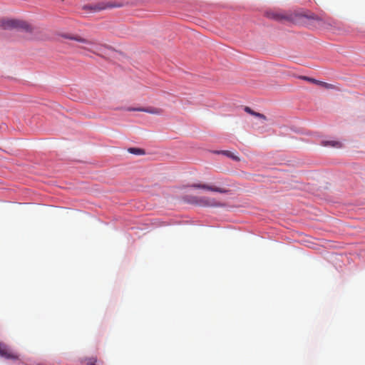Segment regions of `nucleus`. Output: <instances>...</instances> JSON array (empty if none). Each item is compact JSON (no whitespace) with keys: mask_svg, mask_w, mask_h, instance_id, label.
Masks as SVG:
<instances>
[{"mask_svg":"<svg viewBox=\"0 0 365 365\" xmlns=\"http://www.w3.org/2000/svg\"><path fill=\"white\" fill-rule=\"evenodd\" d=\"M122 6L121 4L114 3L112 1H102L91 5H86L83 7L84 9H90L94 12L100 11L102 10L112 9L115 7Z\"/></svg>","mask_w":365,"mask_h":365,"instance_id":"nucleus-3","label":"nucleus"},{"mask_svg":"<svg viewBox=\"0 0 365 365\" xmlns=\"http://www.w3.org/2000/svg\"><path fill=\"white\" fill-rule=\"evenodd\" d=\"M129 153L135 155H143L145 153L144 150L140 148H130L128 149Z\"/></svg>","mask_w":365,"mask_h":365,"instance_id":"nucleus-14","label":"nucleus"},{"mask_svg":"<svg viewBox=\"0 0 365 365\" xmlns=\"http://www.w3.org/2000/svg\"><path fill=\"white\" fill-rule=\"evenodd\" d=\"M245 111L250 115H252L254 112V110H252L250 107L247 106L245 108Z\"/></svg>","mask_w":365,"mask_h":365,"instance_id":"nucleus-19","label":"nucleus"},{"mask_svg":"<svg viewBox=\"0 0 365 365\" xmlns=\"http://www.w3.org/2000/svg\"><path fill=\"white\" fill-rule=\"evenodd\" d=\"M302 79H304L305 81H307L309 82H310V80H313L312 78H309V77H307V76H302L300 77Z\"/></svg>","mask_w":365,"mask_h":365,"instance_id":"nucleus-20","label":"nucleus"},{"mask_svg":"<svg viewBox=\"0 0 365 365\" xmlns=\"http://www.w3.org/2000/svg\"><path fill=\"white\" fill-rule=\"evenodd\" d=\"M0 356L7 359L18 360L19 354L11 349L6 344L0 342Z\"/></svg>","mask_w":365,"mask_h":365,"instance_id":"nucleus-4","label":"nucleus"},{"mask_svg":"<svg viewBox=\"0 0 365 365\" xmlns=\"http://www.w3.org/2000/svg\"><path fill=\"white\" fill-rule=\"evenodd\" d=\"M198 204L202 206H215L216 203L213 200H210L206 197H200L197 200Z\"/></svg>","mask_w":365,"mask_h":365,"instance_id":"nucleus-10","label":"nucleus"},{"mask_svg":"<svg viewBox=\"0 0 365 365\" xmlns=\"http://www.w3.org/2000/svg\"><path fill=\"white\" fill-rule=\"evenodd\" d=\"M84 362L86 365H97V358L96 357H91L86 358L84 360Z\"/></svg>","mask_w":365,"mask_h":365,"instance_id":"nucleus-15","label":"nucleus"},{"mask_svg":"<svg viewBox=\"0 0 365 365\" xmlns=\"http://www.w3.org/2000/svg\"><path fill=\"white\" fill-rule=\"evenodd\" d=\"M220 153L235 161L238 162L240 160V158L237 155L229 150H222Z\"/></svg>","mask_w":365,"mask_h":365,"instance_id":"nucleus-13","label":"nucleus"},{"mask_svg":"<svg viewBox=\"0 0 365 365\" xmlns=\"http://www.w3.org/2000/svg\"><path fill=\"white\" fill-rule=\"evenodd\" d=\"M216 183L219 186L210 185L207 184H192L190 187L194 188L203 189L211 192H215L219 193H227L228 189L226 186H229L230 180L227 178H219L217 179Z\"/></svg>","mask_w":365,"mask_h":365,"instance_id":"nucleus-2","label":"nucleus"},{"mask_svg":"<svg viewBox=\"0 0 365 365\" xmlns=\"http://www.w3.org/2000/svg\"><path fill=\"white\" fill-rule=\"evenodd\" d=\"M0 356L7 359L18 360L19 354L11 349L6 344L0 342Z\"/></svg>","mask_w":365,"mask_h":365,"instance_id":"nucleus-7","label":"nucleus"},{"mask_svg":"<svg viewBox=\"0 0 365 365\" xmlns=\"http://www.w3.org/2000/svg\"><path fill=\"white\" fill-rule=\"evenodd\" d=\"M0 356L7 359L18 360L19 354L11 349L6 344L0 342Z\"/></svg>","mask_w":365,"mask_h":365,"instance_id":"nucleus-5","label":"nucleus"},{"mask_svg":"<svg viewBox=\"0 0 365 365\" xmlns=\"http://www.w3.org/2000/svg\"><path fill=\"white\" fill-rule=\"evenodd\" d=\"M310 83L319 85L326 89H335L336 88L335 86L333 84L328 83H326L324 81H319V80H317L314 78H313V80H310Z\"/></svg>","mask_w":365,"mask_h":365,"instance_id":"nucleus-11","label":"nucleus"},{"mask_svg":"<svg viewBox=\"0 0 365 365\" xmlns=\"http://www.w3.org/2000/svg\"><path fill=\"white\" fill-rule=\"evenodd\" d=\"M0 27L3 29H16L28 33H32L34 27L27 21L16 19H2L0 20Z\"/></svg>","mask_w":365,"mask_h":365,"instance_id":"nucleus-1","label":"nucleus"},{"mask_svg":"<svg viewBox=\"0 0 365 365\" xmlns=\"http://www.w3.org/2000/svg\"><path fill=\"white\" fill-rule=\"evenodd\" d=\"M252 115L262 118L263 120H266V116L264 115L259 113H257L255 111L253 112V114Z\"/></svg>","mask_w":365,"mask_h":365,"instance_id":"nucleus-16","label":"nucleus"},{"mask_svg":"<svg viewBox=\"0 0 365 365\" xmlns=\"http://www.w3.org/2000/svg\"><path fill=\"white\" fill-rule=\"evenodd\" d=\"M81 48H83V49H86V47H83V46H81Z\"/></svg>","mask_w":365,"mask_h":365,"instance_id":"nucleus-22","label":"nucleus"},{"mask_svg":"<svg viewBox=\"0 0 365 365\" xmlns=\"http://www.w3.org/2000/svg\"><path fill=\"white\" fill-rule=\"evenodd\" d=\"M322 145L324 146H331L334 148H341V143L336 140H325L322 141Z\"/></svg>","mask_w":365,"mask_h":365,"instance_id":"nucleus-12","label":"nucleus"},{"mask_svg":"<svg viewBox=\"0 0 365 365\" xmlns=\"http://www.w3.org/2000/svg\"><path fill=\"white\" fill-rule=\"evenodd\" d=\"M274 18L278 19V15L274 16Z\"/></svg>","mask_w":365,"mask_h":365,"instance_id":"nucleus-21","label":"nucleus"},{"mask_svg":"<svg viewBox=\"0 0 365 365\" xmlns=\"http://www.w3.org/2000/svg\"><path fill=\"white\" fill-rule=\"evenodd\" d=\"M252 115L262 118L263 120H266V116L264 115L259 113H257L255 111L253 112V114Z\"/></svg>","mask_w":365,"mask_h":365,"instance_id":"nucleus-17","label":"nucleus"},{"mask_svg":"<svg viewBox=\"0 0 365 365\" xmlns=\"http://www.w3.org/2000/svg\"><path fill=\"white\" fill-rule=\"evenodd\" d=\"M309 18H311V19H314V20H316V21H319V22L322 21V19L320 17L317 16H315V15H312V16H310V17H309Z\"/></svg>","mask_w":365,"mask_h":365,"instance_id":"nucleus-18","label":"nucleus"},{"mask_svg":"<svg viewBox=\"0 0 365 365\" xmlns=\"http://www.w3.org/2000/svg\"><path fill=\"white\" fill-rule=\"evenodd\" d=\"M61 36L63 38L73 40V41H77V42H79V43H81L83 44H86V45H92L93 44L92 41H91L88 39H86L78 35H76V34H61Z\"/></svg>","mask_w":365,"mask_h":365,"instance_id":"nucleus-8","label":"nucleus"},{"mask_svg":"<svg viewBox=\"0 0 365 365\" xmlns=\"http://www.w3.org/2000/svg\"><path fill=\"white\" fill-rule=\"evenodd\" d=\"M128 110H133V111H142V112H145V113H151V114H155V115H160L163 113V110L160 109V108H130L128 109Z\"/></svg>","mask_w":365,"mask_h":365,"instance_id":"nucleus-9","label":"nucleus"},{"mask_svg":"<svg viewBox=\"0 0 365 365\" xmlns=\"http://www.w3.org/2000/svg\"><path fill=\"white\" fill-rule=\"evenodd\" d=\"M0 356L7 359L18 360L19 354L11 349L6 344L0 342Z\"/></svg>","mask_w":365,"mask_h":365,"instance_id":"nucleus-6","label":"nucleus"}]
</instances>
